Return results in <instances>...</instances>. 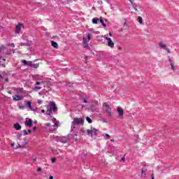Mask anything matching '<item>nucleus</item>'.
Wrapping results in <instances>:
<instances>
[{
    "instance_id": "8",
    "label": "nucleus",
    "mask_w": 179,
    "mask_h": 179,
    "mask_svg": "<svg viewBox=\"0 0 179 179\" xmlns=\"http://www.w3.org/2000/svg\"><path fill=\"white\" fill-rule=\"evenodd\" d=\"M91 37L92 36L90 35V34H89L87 36V37L83 38V41L84 47H87L89 45L88 43L89 41H90Z\"/></svg>"
},
{
    "instance_id": "9",
    "label": "nucleus",
    "mask_w": 179,
    "mask_h": 179,
    "mask_svg": "<svg viewBox=\"0 0 179 179\" xmlns=\"http://www.w3.org/2000/svg\"><path fill=\"white\" fill-rule=\"evenodd\" d=\"M24 103H25L27 108L30 109L31 111H36L37 108L31 107V102H30L29 101H25Z\"/></svg>"
},
{
    "instance_id": "45",
    "label": "nucleus",
    "mask_w": 179,
    "mask_h": 179,
    "mask_svg": "<svg viewBox=\"0 0 179 179\" xmlns=\"http://www.w3.org/2000/svg\"><path fill=\"white\" fill-rule=\"evenodd\" d=\"M144 173H145V171L143 170L141 172L142 176H143Z\"/></svg>"
},
{
    "instance_id": "46",
    "label": "nucleus",
    "mask_w": 179,
    "mask_h": 179,
    "mask_svg": "<svg viewBox=\"0 0 179 179\" xmlns=\"http://www.w3.org/2000/svg\"><path fill=\"white\" fill-rule=\"evenodd\" d=\"M41 113H45V110L44 109H43V110H41Z\"/></svg>"
},
{
    "instance_id": "41",
    "label": "nucleus",
    "mask_w": 179,
    "mask_h": 179,
    "mask_svg": "<svg viewBox=\"0 0 179 179\" xmlns=\"http://www.w3.org/2000/svg\"><path fill=\"white\" fill-rule=\"evenodd\" d=\"M49 179H54V177L52 176H50Z\"/></svg>"
},
{
    "instance_id": "36",
    "label": "nucleus",
    "mask_w": 179,
    "mask_h": 179,
    "mask_svg": "<svg viewBox=\"0 0 179 179\" xmlns=\"http://www.w3.org/2000/svg\"><path fill=\"white\" fill-rule=\"evenodd\" d=\"M121 161H122V162H125V157L121 158Z\"/></svg>"
},
{
    "instance_id": "24",
    "label": "nucleus",
    "mask_w": 179,
    "mask_h": 179,
    "mask_svg": "<svg viewBox=\"0 0 179 179\" xmlns=\"http://www.w3.org/2000/svg\"><path fill=\"white\" fill-rule=\"evenodd\" d=\"M143 20H142V17H138V22L140 24H142Z\"/></svg>"
},
{
    "instance_id": "40",
    "label": "nucleus",
    "mask_w": 179,
    "mask_h": 179,
    "mask_svg": "<svg viewBox=\"0 0 179 179\" xmlns=\"http://www.w3.org/2000/svg\"><path fill=\"white\" fill-rule=\"evenodd\" d=\"M11 146H12V148H15V143H13L11 144Z\"/></svg>"
},
{
    "instance_id": "39",
    "label": "nucleus",
    "mask_w": 179,
    "mask_h": 179,
    "mask_svg": "<svg viewBox=\"0 0 179 179\" xmlns=\"http://www.w3.org/2000/svg\"><path fill=\"white\" fill-rule=\"evenodd\" d=\"M27 133H28V134H31V129H28Z\"/></svg>"
},
{
    "instance_id": "18",
    "label": "nucleus",
    "mask_w": 179,
    "mask_h": 179,
    "mask_svg": "<svg viewBox=\"0 0 179 179\" xmlns=\"http://www.w3.org/2000/svg\"><path fill=\"white\" fill-rule=\"evenodd\" d=\"M117 113L119 114V117H123L124 115V110L121 108H117Z\"/></svg>"
},
{
    "instance_id": "4",
    "label": "nucleus",
    "mask_w": 179,
    "mask_h": 179,
    "mask_svg": "<svg viewBox=\"0 0 179 179\" xmlns=\"http://www.w3.org/2000/svg\"><path fill=\"white\" fill-rule=\"evenodd\" d=\"M87 134L89 136H91V138H96L97 134H99V130L96 128H91V129L87 130Z\"/></svg>"
},
{
    "instance_id": "12",
    "label": "nucleus",
    "mask_w": 179,
    "mask_h": 179,
    "mask_svg": "<svg viewBox=\"0 0 179 179\" xmlns=\"http://www.w3.org/2000/svg\"><path fill=\"white\" fill-rule=\"evenodd\" d=\"M169 63H170V66H171V69H172V71H173V72H176V71H177V66H174V62H173V61H171V59H169Z\"/></svg>"
},
{
    "instance_id": "33",
    "label": "nucleus",
    "mask_w": 179,
    "mask_h": 179,
    "mask_svg": "<svg viewBox=\"0 0 179 179\" xmlns=\"http://www.w3.org/2000/svg\"><path fill=\"white\" fill-rule=\"evenodd\" d=\"M38 76H39V75L35 76H34V79H38Z\"/></svg>"
},
{
    "instance_id": "19",
    "label": "nucleus",
    "mask_w": 179,
    "mask_h": 179,
    "mask_svg": "<svg viewBox=\"0 0 179 179\" xmlns=\"http://www.w3.org/2000/svg\"><path fill=\"white\" fill-rule=\"evenodd\" d=\"M52 45L54 47V48H58V43L55 41H52Z\"/></svg>"
},
{
    "instance_id": "16",
    "label": "nucleus",
    "mask_w": 179,
    "mask_h": 179,
    "mask_svg": "<svg viewBox=\"0 0 179 179\" xmlns=\"http://www.w3.org/2000/svg\"><path fill=\"white\" fill-rule=\"evenodd\" d=\"M2 50H3V51H5L4 49H0V61H6L5 57H5V55H5L3 53V55H1V53L2 52Z\"/></svg>"
},
{
    "instance_id": "50",
    "label": "nucleus",
    "mask_w": 179,
    "mask_h": 179,
    "mask_svg": "<svg viewBox=\"0 0 179 179\" xmlns=\"http://www.w3.org/2000/svg\"><path fill=\"white\" fill-rule=\"evenodd\" d=\"M124 24H127V22H125L124 23Z\"/></svg>"
},
{
    "instance_id": "6",
    "label": "nucleus",
    "mask_w": 179,
    "mask_h": 179,
    "mask_svg": "<svg viewBox=\"0 0 179 179\" xmlns=\"http://www.w3.org/2000/svg\"><path fill=\"white\" fill-rule=\"evenodd\" d=\"M103 107L105 111H106L108 117H111V108H110L108 103H104Z\"/></svg>"
},
{
    "instance_id": "27",
    "label": "nucleus",
    "mask_w": 179,
    "mask_h": 179,
    "mask_svg": "<svg viewBox=\"0 0 179 179\" xmlns=\"http://www.w3.org/2000/svg\"><path fill=\"white\" fill-rule=\"evenodd\" d=\"M75 136H78V134L75 133L73 138V139H75L76 142L78 141V138L75 137Z\"/></svg>"
},
{
    "instance_id": "52",
    "label": "nucleus",
    "mask_w": 179,
    "mask_h": 179,
    "mask_svg": "<svg viewBox=\"0 0 179 179\" xmlns=\"http://www.w3.org/2000/svg\"><path fill=\"white\" fill-rule=\"evenodd\" d=\"M20 45H23V43H21Z\"/></svg>"
},
{
    "instance_id": "47",
    "label": "nucleus",
    "mask_w": 179,
    "mask_h": 179,
    "mask_svg": "<svg viewBox=\"0 0 179 179\" xmlns=\"http://www.w3.org/2000/svg\"><path fill=\"white\" fill-rule=\"evenodd\" d=\"M0 80H2V76L0 75Z\"/></svg>"
},
{
    "instance_id": "35",
    "label": "nucleus",
    "mask_w": 179,
    "mask_h": 179,
    "mask_svg": "<svg viewBox=\"0 0 179 179\" xmlns=\"http://www.w3.org/2000/svg\"><path fill=\"white\" fill-rule=\"evenodd\" d=\"M32 111H35L36 113H40V110H38V108H37L36 110H32Z\"/></svg>"
},
{
    "instance_id": "44",
    "label": "nucleus",
    "mask_w": 179,
    "mask_h": 179,
    "mask_svg": "<svg viewBox=\"0 0 179 179\" xmlns=\"http://www.w3.org/2000/svg\"><path fill=\"white\" fill-rule=\"evenodd\" d=\"M41 171V168H38L37 171Z\"/></svg>"
},
{
    "instance_id": "15",
    "label": "nucleus",
    "mask_w": 179,
    "mask_h": 179,
    "mask_svg": "<svg viewBox=\"0 0 179 179\" xmlns=\"http://www.w3.org/2000/svg\"><path fill=\"white\" fill-rule=\"evenodd\" d=\"M22 27H23V24H20L17 25L15 29V33H20V30H22Z\"/></svg>"
},
{
    "instance_id": "43",
    "label": "nucleus",
    "mask_w": 179,
    "mask_h": 179,
    "mask_svg": "<svg viewBox=\"0 0 179 179\" xmlns=\"http://www.w3.org/2000/svg\"><path fill=\"white\" fill-rule=\"evenodd\" d=\"M20 108L23 109L24 108V106H20Z\"/></svg>"
},
{
    "instance_id": "26",
    "label": "nucleus",
    "mask_w": 179,
    "mask_h": 179,
    "mask_svg": "<svg viewBox=\"0 0 179 179\" xmlns=\"http://www.w3.org/2000/svg\"><path fill=\"white\" fill-rule=\"evenodd\" d=\"M34 90H41V87L36 86L34 87Z\"/></svg>"
},
{
    "instance_id": "29",
    "label": "nucleus",
    "mask_w": 179,
    "mask_h": 179,
    "mask_svg": "<svg viewBox=\"0 0 179 179\" xmlns=\"http://www.w3.org/2000/svg\"><path fill=\"white\" fill-rule=\"evenodd\" d=\"M41 83H43V82H36V85H37V86H38V85H41Z\"/></svg>"
},
{
    "instance_id": "17",
    "label": "nucleus",
    "mask_w": 179,
    "mask_h": 179,
    "mask_svg": "<svg viewBox=\"0 0 179 179\" xmlns=\"http://www.w3.org/2000/svg\"><path fill=\"white\" fill-rule=\"evenodd\" d=\"M13 127L16 131H20L22 129V126L19 123L14 124Z\"/></svg>"
},
{
    "instance_id": "49",
    "label": "nucleus",
    "mask_w": 179,
    "mask_h": 179,
    "mask_svg": "<svg viewBox=\"0 0 179 179\" xmlns=\"http://www.w3.org/2000/svg\"><path fill=\"white\" fill-rule=\"evenodd\" d=\"M33 129H34V131H36V127H34Z\"/></svg>"
},
{
    "instance_id": "14",
    "label": "nucleus",
    "mask_w": 179,
    "mask_h": 179,
    "mask_svg": "<svg viewBox=\"0 0 179 179\" xmlns=\"http://www.w3.org/2000/svg\"><path fill=\"white\" fill-rule=\"evenodd\" d=\"M26 127H33V120L31 119H29L25 121Z\"/></svg>"
},
{
    "instance_id": "31",
    "label": "nucleus",
    "mask_w": 179,
    "mask_h": 179,
    "mask_svg": "<svg viewBox=\"0 0 179 179\" xmlns=\"http://www.w3.org/2000/svg\"><path fill=\"white\" fill-rule=\"evenodd\" d=\"M37 103H38V104H41V103H43V101L38 99V100L37 101Z\"/></svg>"
},
{
    "instance_id": "34",
    "label": "nucleus",
    "mask_w": 179,
    "mask_h": 179,
    "mask_svg": "<svg viewBox=\"0 0 179 179\" xmlns=\"http://www.w3.org/2000/svg\"><path fill=\"white\" fill-rule=\"evenodd\" d=\"M32 162H37V158H34V159H32Z\"/></svg>"
},
{
    "instance_id": "21",
    "label": "nucleus",
    "mask_w": 179,
    "mask_h": 179,
    "mask_svg": "<svg viewBox=\"0 0 179 179\" xmlns=\"http://www.w3.org/2000/svg\"><path fill=\"white\" fill-rule=\"evenodd\" d=\"M99 18H93L92 19V23L93 24H97V22H99Z\"/></svg>"
},
{
    "instance_id": "38",
    "label": "nucleus",
    "mask_w": 179,
    "mask_h": 179,
    "mask_svg": "<svg viewBox=\"0 0 179 179\" xmlns=\"http://www.w3.org/2000/svg\"><path fill=\"white\" fill-rule=\"evenodd\" d=\"M83 103H87V100H86V99H83Z\"/></svg>"
},
{
    "instance_id": "30",
    "label": "nucleus",
    "mask_w": 179,
    "mask_h": 179,
    "mask_svg": "<svg viewBox=\"0 0 179 179\" xmlns=\"http://www.w3.org/2000/svg\"><path fill=\"white\" fill-rule=\"evenodd\" d=\"M105 136L106 137L107 139H109V138H110V135H108V134H106Z\"/></svg>"
},
{
    "instance_id": "32",
    "label": "nucleus",
    "mask_w": 179,
    "mask_h": 179,
    "mask_svg": "<svg viewBox=\"0 0 179 179\" xmlns=\"http://www.w3.org/2000/svg\"><path fill=\"white\" fill-rule=\"evenodd\" d=\"M56 160L57 159L55 158H52V163H55Z\"/></svg>"
},
{
    "instance_id": "37",
    "label": "nucleus",
    "mask_w": 179,
    "mask_h": 179,
    "mask_svg": "<svg viewBox=\"0 0 179 179\" xmlns=\"http://www.w3.org/2000/svg\"><path fill=\"white\" fill-rule=\"evenodd\" d=\"M129 1H130V3H131L132 6H134V5H135V4H134V1H131V0H129Z\"/></svg>"
},
{
    "instance_id": "1",
    "label": "nucleus",
    "mask_w": 179,
    "mask_h": 179,
    "mask_svg": "<svg viewBox=\"0 0 179 179\" xmlns=\"http://www.w3.org/2000/svg\"><path fill=\"white\" fill-rule=\"evenodd\" d=\"M52 122L54 123V125H51L50 123H47L45 124V127L48 131H55L57 128H58V124L59 122L57 121V119L52 118Z\"/></svg>"
},
{
    "instance_id": "48",
    "label": "nucleus",
    "mask_w": 179,
    "mask_h": 179,
    "mask_svg": "<svg viewBox=\"0 0 179 179\" xmlns=\"http://www.w3.org/2000/svg\"><path fill=\"white\" fill-rule=\"evenodd\" d=\"M19 148H23V146L18 145Z\"/></svg>"
},
{
    "instance_id": "54",
    "label": "nucleus",
    "mask_w": 179,
    "mask_h": 179,
    "mask_svg": "<svg viewBox=\"0 0 179 179\" xmlns=\"http://www.w3.org/2000/svg\"><path fill=\"white\" fill-rule=\"evenodd\" d=\"M152 179H155V178H154V177H152Z\"/></svg>"
},
{
    "instance_id": "23",
    "label": "nucleus",
    "mask_w": 179,
    "mask_h": 179,
    "mask_svg": "<svg viewBox=\"0 0 179 179\" xmlns=\"http://www.w3.org/2000/svg\"><path fill=\"white\" fill-rule=\"evenodd\" d=\"M60 2H62L63 3H69V0H59Z\"/></svg>"
},
{
    "instance_id": "2",
    "label": "nucleus",
    "mask_w": 179,
    "mask_h": 179,
    "mask_svg": "<svg viewBox=\"0 0 179 179\" xmlns=\"http://www.w3.org/2000/svg\"><path fill=\"white\" fill-rule=\"evenodd\" d=\"M76 125H83V120L82 118H76L73 119V122H72L71 124V134L74 132L73 129L76 128Z\"/></svg>"
},
{
    "instance_id": "28",
    "label": "nucleus",
    "mask_w": 179,
    "mask_h": 179,
    "mask_svg": "<svg viewBox=\"0 0 179 179\" xmlns=\"http://www.w3.org/2000/svg\"><path fill=\"white\" fill-rule=\"evenodd\" d=\"M133 8L136 10V12H138V8H136V6L135 5H133Z\"/></svg>"
},
{
    "instance_id": "53",
    "label": "nucleus",
    "mask_w": 179,
    "mask_h": 179,
    "mask_svg": "<svg viewBox=\"0 0 179 179\" xmlns=\"http://www.w3.org/2000/svg\"><path fill=\"white\" fill-rule=\"evenodd\" d=\"M112 142H114V140H111Z\"/></svg>"
},
{
    "instance_id": "20",
    "label": "nucleus",
    "mask_w": 179,
    "mask_h": 179,
    "mask_svg": "<svg viewBox=\"0 0 179 179\" xmlns=\"http://www.w3.org/2000/svg\"><path fill=\"white\" fill-rule=\"evenodd\" d=\"M99 22H100V23H101V24H102V26H103V27H107V24H106L104 23V20H103L102 18H100Z\"/></svg>"
},
{
    "instance_id": "22",
    "label": "nucleus",
    "mask_w": 179,
    "mask_h": 179,
    "mask_svg": "<svg viewBox=\"0 0 179 179\" xmlns=\"http://www.w3.org/2000/svg\"><path fill=\"white\" fill-rule=\"evenodd\" d=\"M86 121H87L89 124H92L93 122V120H92V119H90L89 117H86Z\"/></svg>"
},
{
    "instance_id": "13",
    "label": "nucleus",
    "mask_w": 179,
    "mask_h": 179,
    "mask_svg": "<svg viewBox=\"0 0 179 179\" xmlns=\"http://www.w3.org/2000/svg\"><path fill=\"white\" fill-rule=\"evenodd\" d=\"M22 99L23 97L22 95H15V96H13V100H14V101H20Z\"/></svg>"
},
{
    "instance_id": "11",
    "label": "nucleus",
    "mask_w": 179,
    "mask_h": 179,
    "mask_svg": "<svg viewBox=\"0 0 179 179\" xmlns=\"http://www.w3.org/2000/svg\"><path fill=\"white\" fill-rule=\"evenodd\" d=\"M159 45L161 48H163L165 50V51H167L168 53L170 52V49L167 48V45H166V44H164L163 42H160Z\"/></svg>"
},
{
    "instance_id": "7",
    "label": "nucleus",
    "mask_w": 179,
    "mask_h": 179,
    "mask_svg": "<svg viewBox=\"0 0 179 179\" xmlns=\"http://www.w3.org/2000/svg\"><path fill=\"white\" fill-rule=\"evenodd\" d=\"M70 138H72V137H71V136H69L68 137L66 136L57 137V139L58 142H62V143H66V142L69 141Z\"/></svg>"
},
{
    "instance_id": "5",
    "label": "nucleus",
    "mask_w": 179,
    "mask_h": 179,
    "mask_svg": "<svg viewBox=\"0 0 179 179\" xmlns=\"http://www.w3.org/2000/svg\"><path fill=\"white\" fill-rule=\"evenodd\" d=\"M24 65H27V66H31V68H34L37 69L38 66H40L39 64H34L33 62H27V60H22Z\"/></svg>"
},
{
    "instance_id": "3",
    "label": "nucleus",
    "mask_w": 179,
    "mask_h": 179,
    "mask_svg": "<svg viewBox=\"0 0 179 179\" xmlns=\"http://www.w3.org/2000/svg\"><path fill=\"white\" fill-rule=\"evenodd\" d=\"M50 108H48L46 113L48 115L52 117V111H57V106L55 105V102H50L49 103Z\"/></svg>"
},
{
    "instance_id": "51",
    "label": "nucleus",
    "mask_w": 179,
    "mask_h": 179,
    "mask_svg": "<svg viewBox=\"0 0 179 179\" xmlns=\"http://www.w3.org/2000/svg\"><path fill=\"white\" fill-rule=\"evenodd\" d=\"M59 156H64V155L62 154V155H60Z\"/></svg>"
},
{
    "instance_id": "10",
    "label": "nucleus",
    "mask_w": 179,
    "mask_h": 179,
    "mask_svg": "<svg viewBox=\"0 0 179 179\" xmlns=\"http://www.w3.org/2000/svg\"><path fill=\"white\" fill-rule=\"evenodd\" d=\"M105 38L107 40L108 47H110V48H114V42H113L111 38H108V36H105Z\"/></svg>"
},
{
    "instance_id": "42",
    "label": "nucleus",
    "mask_w": 179,
    "mask_h": 179,
    "mask_svg": "<svg viewBox=\"0 0 179 179\" xmlns=\"http://www.w3.org/2000/svg\"><path fill=\"white\" fill-rule=\"evenodd\" d=\"M109 36H110V37H113V34H111V32H110V33H109Z\"/></svg>"
},
{
    "instance_id": "25",
    "label": "nucleus",
    "mask_w": 179,
    "mask_h": 179,
    "mask_svg": "<svg viewBox=\"0 0 179 179\" xmlns=\"http://www.w3.org/2000/svg\"><path fill=\"white\" fill-rule=\"evenodd\" d=\"M22 132L24 136H26V135H29V133L27 131V130H23Z\"/></svg>"
}]
</instances>
